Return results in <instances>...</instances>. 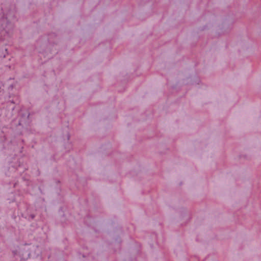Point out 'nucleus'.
Returning a JSON list of instances; mask_svg holds the SVG:
<instances>
[{
    "label": "nucleus",
    "mask_w": 261,
    "mask_h": 261,
    "mask_svg": "<svg viewBox=\"0 0 261 261\" xmlns=\"http://www.w3.org/2000/svg\"><path fill=\"white\" fill-rule=\"evenodd\" d=\"M8 55V49L7 48L2 49L0 50V58H5L6 55Z\"/></svg>",
    "instance_id": "f257e3e1"
},
{
    "label": "nucleus",
    "mask_w": 261,
    "mask_h": 261,
    "mask_svg": "<svg viewBox=\"0 0 261 261\" xmlns=\"http://www.w3.org/2000/svg\"><path fill=\"white\" fill-rule=\"evenodd\" d=\"M15 99H12V100H10L9 102H11V103H13V104H19V102H20V100H19V98L18 96H15Z\"/></svg>",
    "instance_id": "f03ea898"
},
{
    "label": "nucleus",
    "mask_w": 261,
    "mask_h": 261,
    "mask_svg": "<svg viewBox=\"0 0 261 261\" xmlns=\"http://www.w3.org/2000/svg\"><path fill=\"white\" fill-rule=\"evenodd\" d=\"M36 217V215L34 214H30L28 217V219L29 220H33Z\"/></svg>",
    "instance_id": "7ed1b4c3"
},
{
    "label": "nucleus",
    "mask_w": 261,
    "mask_h": 261,
    "mask_svg": "<svg viewBox=\"0 0 261 261\" xmlns=\"http://www.w3.org/2000/svg\"><path fill=\"white\" fill-rule=\"evenodd\" d=\"M17 250H14V251H13V254L15 255L17 254Z\"/></svg>",
    "instance_id": "20e7f679"
}]
</instances>
